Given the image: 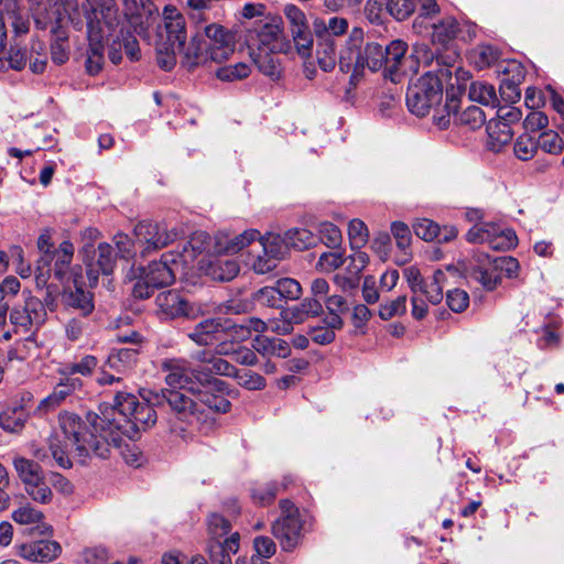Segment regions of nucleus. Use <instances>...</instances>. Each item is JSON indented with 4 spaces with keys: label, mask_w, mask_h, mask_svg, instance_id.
I'll return each mask as SVG.
<instances>
[{
    "label": "nucleus",
    "mask_w": 564,
    "mask_h": 564,
    "mask_svg": "<svg viewBox=\"0 0 564 564\" xmlns=\"http://www.w3.org/2000/svg\"><path fill=\"white\" fill-rule=\"evenodd\" d=\"M316 237L306 228H291L283 234V243L297 250H305L316 245Z\"/></svg>",
    "instance_id": "obj_42"
},
{
    "label": "nucleus",
    "mask_w": 564,
    "mask_h": 564,
    "mask_svg": "<svg viewBox=\"0 0 564 564\" xmlns=\"http://www.w3.org/2000/svg\"><path fill=\"white\" fill-rule=\"evenodd\" d=\"M230 321L221 317L206 318L194 326L188 338L198 346H212L218 340V334L235 328Z\"/></svg>",
    "instance_id": "obj_21"
},
{
    "label": "nucleus",
    "mask_w": 564,
    "mask_h": 564,
    "mask_svg": "<svg viewBox=\"0 0 564 564\" xmlns=\"http://www.w3.org/2000/svg\"><path fill=\"white\" fill-rule=\"evenodd\" d=\"M348 21L340 17L316 18L313 21L315 36H322L337 42V39L348 31Z\"/></svg>",
    "instance_id": "obj_29"
},
{
    "label": "nucleus",
    "mask_w": 564,
    "mask_h": 564,
    "mask_svg": "<svg viewBox=\"0 0 564 564\" xmlns=\"http://www.w3.org/2000/svg\"><path fill=\"white\" fill-rule=\"evenodd\" d=\"M96 260L88 264L87 278L89 286L94 288L98 282V274L101 272L105 275L112 273L116 262L113 248L109 243H100L95 251Z\"/></svg>",
    "instance_id": "obj_26"
},
{
    "label": "nucleus",
    "mask_w": 564,
    "mask_h": 564,
    "mask_svg": "<svg viewBox=\"0 0 564 564\" xmlns=\"http://www.w3.org/2000/svg\"><path fill=\"white\" fill-rule=\"evenodd\" d=\"M519 262L516 258L502 256L491 259L485 252H475L463 262L466 279L479 283L485 290L492 291L501 283L498 271L509 279L518 276Z\"/></svg>",
    "instance_id": "obj_6"
},
{
    "label": "nucleus",
    "mask_w": 564,
    "mask_h": 564,
    "mask_svg": "<svg viewBox=\"0 0 564 564\" xmlns=\"http://www.w3.org/2000/svg\"><path fill=\"white\" fill-rule=\"evenodd\" d=\"M188 245L192 247L193 251L197 253H231L230 236L223 232H219L214 237H210L206 232H196L188 241Z\"/></svg>",
    "instance_id": "obj_24"
},
{
    "label": "nucleus",
    "mask_w": 564,
    "mask_h": 564,
    "mask_svg": "<svg viewBox=\"0 0 564 564\" xmlns=\"http://www.w3.org/2000/svg\"><path fill=\"white\" fill-rule=\"evenodd\" d=\"M447 306L455 313L464 312L469 305V295L460 289L449 290L446 293Z\"/></svg>",
    "instance_id": "obj_62"
},
{
    "label": "nucleus",
    "mask_w": 564,
    "mask_h": 564,
    "mask_svg": "<svg viewBox=\"0 0 564 564\" xmlns=\"http://www.w3.org/2000/svg\"><path fill=\"white\" fill-rule=\"evenodd\" d=\"M260 242L263 248V254H265L267 257L274 256L275 261L279 262V260L282 257L281 242H283V237H280L279 235L268 234L261 237Z\"/></svg>",
    "instance_id": "obj_63"
},
{
    "label": "nucleus",
    "mask_w": 564,
    "mask_h": 564,
    "mask_svg": "<svg viewBox=\"0 0 564 564\" xmlns=\"http://www.w3.org/2000/svg\"><path fill=\"white\" fill-rule=\"evenodd\" d=\"M468 97L470 100L479 102L485 106L496 107V105L498 104L495 87L490 84L482 82H475L470 84Z\"/></svg>",
    "instance_id": "obj_44"
},
{
    "label": "nucleus",
    "mask_w": 564,
    "mask_h": 564,
    "mask_svg": "<svg viewBox=\"0 0 564 564\" xmlns=\"http://www.w3.org/2000/svg\"><path fill=\"white\" fill-rule=\"evenodd\" d=\"M138 360V348H112L107 359L99 367L96 382L99 386L121 382L123 376L135 368Z\"/></svg>",
    "instance_id": "obj_11"
},
{
    "label": "nucleus",
    "mask_w": 564,
    "mask_h": 564,
    "mask_svg": "<svg viewBox=\"0 0 564 564\" xmlns=\"http://www.w3.org/2000/svg\"><path fill=\"white\" fill-rule=\"evenodd\" d=\"M345 262L344 253L336 250L330 252H324L319 256L316 263V269L321 272H333L340 268Z\"/></svg>",
    "instance_id": "obj_58"
},
{
    "label": "nucleus",
    "mask_w": 564,
    "mask_h": 564,
    "mask_svg": "<svg viewBox=\"0 0 564 564\" xmlns=\"http://www.w3.org/2000/svg\"><path fill=\"white\" fill-rule=\"evenodd\" d=\"M468 73L460 68H455V83L446 90V102L442 110H436L433 115L435 126L444 130L448 128L452 118L457 126L466 127L470 130L479 129L486 122V115L481 108L469 106L462 112L458 111L460 97L466 90Z\"/></svg>",
    "instance_id": "obj_5"
},
{
    "label": "nucleus",
    "mask_w": 564,
    "mask_h": 564,
    "mask_svg": "<svg viewBox=\"0 0 564 564\" xmlns=\"http://www.w3.org/2000/svg\"><path fill=\"white\" fill-rule=\"evenodd\" d=\"M52 272L54 276L59 281L64 282L66 279L69 264L72 262L74 256V246L70 241H63L58 248L53 249L52 253Z\"/></svg>",
    "instance_id": "obj_32"
},
{
    "label": "nucleus",
    "mask_w": 564,
    "mask_h": 564,
    "mask_svg": "<svg viewBox=\"0 0 564 564\" xmlns=\"http://www.w3.org/2000/svg\"><path fill=\"white\" fill-rule=\"evenodd\" d=\"M486 130L488 147L494 152H500L505 145L509 144L513 134L509 123L501 120H489Z\"/></svg>",
    "instance_id": "obj_37"
},
{
    "label": "nucleus",
    "mask_w": 564,
    "mask_h": 564,
    "mask_svg": "<svg viewBox=\"0 0 564 564\" xmlns=\"http://www.w3.org/2000/svg\"><path fill=\"white\" fill-rule=\"evenodd\" d=\"M317 234L319 240L330 249H337L343 241L341 231L339 228L329 221H322L317 226Z\"/></svg>",
    "instance_id": "obj_49"
},
{
    "label": "nucleus",
    "mask_w": 564,
    "mask_h": 564,
    "mask_svg": "<svg viewBox=\"0 0 564 564\" xmlns=\"http://www.w3.org/2000/svg\"><path fill=\"white\" fill-rule=\"evenodd\" d=\"M238 273L239 264L235 260L216 259L208 267V274L217 281H231Z\"/></svg>",
    "instance_id": "obj_43"
},
{
    "label": "nucleus",
    "mask_w": 564,
    "mask_h": 564,
    "mask_svg": "<svg viewBox=\"0 0 564 564\" xmlns=\"http://www.w3.org/2000/svg\"><path fill=\"white\" fill-rule=\"evenodd\" d=\"M316 61L321 69L330 72L339 64L340 51L337 50V42L327 40L322 36H316L315 47Z\"/></svg>",
    "instance_id": "obj_33"
},
{
    "label": "nucleus",
    "mask_w": 564,
    "mask_h": 564,
    "mask_svg": "<svg viewBox=\"0 0 564 564\" xmlns=\"http://www.w3.org/2000/svg\"><path fill=\"white\" fill-rule=\"evenodd\" d=\"M13 466L18 474V477L24 485V489L34 487L36 481L44 478V473L39 463L28 459L25 457H15L13 459Z\"/></svg>",
    "instance_id": "obj_38"
},
{
    "label": "nucleus",
    "mask_w": 564,
    "mask_h": 564,
    "mask_svg": "<svg viewBox=\"0 0 564 564\" xmlns=\"http://www.w3.org/2000/svg\"><path fill=\"white\" fill-rule=\"evenodd\" d=\"M323 313V305L318 299H304L300 304L284 308V314L294 325L307 321L310 317L318 316Z\"/></svg>",
    "instance_id": "obj_36"
},
{
    "label": "nucleus",
    "mask_w": 564,
    "mask_h": 564,
    "mask_svg": "<svg viewBox=\"0 0 564 564\" xmlns=\"http://www.w3.org/2000/svg\"><path fill=\"white\" fill-rule=\"evenodd\" d=\"M275 54L263 51H252L250 54L259 72L274 82L281 78L283 72L281 61Z\"/></svg>",
    "instance_id": "obj_34"
},
{
    "label": "nucleus",
    "mask_w": 564,
    "mask_h": 564,
    "mask_svg": "<svg viewBox=\"0 0 564 564\" xmlns=\"http://www.w3.org/2000/svg\"><path fill=\"white\" fill-rule=\"evenodd\" d=\"M366 67L371 72L384 69V47L376 42H369L364 46V31L354 28L340 50L339 69L343 73H351L349 83L357 86Z\"/></svg>",
    "instance_id": "obj_4"
},
{
    "label": "nucleus",
    "mask_w": 564,
    "mask_h": 564,
    "mask_svg": "<svg viewBox=\"0 0 564 564\" xmlns=\"http://www.w3.org/2000/svg\"><path fill=\"white\" fill-rule=\"evenodd\" d=\"M204 42L212 56V62L215 63L227 61L236 45L235 34L216 23L205 28Z\"/></svg>",
    "instance_id": "obj_16"
},
{
    "label": "nucleus",
    "mask_w": 564,
    "mask_h": 564,
    "mask_svg": "<svg viewBox=\"0 0 564 564\" xmlns=\"http://www.w3.org/2000/svg\"><path fill=\"white\" fill-rule=\"evenodd\" d=\"M99 360L94 355H84L69 362H64L57 370L61 377L75 378L74 375L91 377L97 368Z\"/></svg>",
    "instance_id": "obj_31"
},
{
    "label": "nucleus",
    "mask_w": 564,
    "mask_h": 564,
    "mask_svg": "<svg viewBox=\"0 0 564 564\" xmlns=\"http://www.w3.org/2000/svg\"><path fill=\"white\" fill-rule=\"evenodd\" d=\"M432 28L433 41L442 45H445L457 36V33L459 31V23L453 17H445L441 19L437 23H433Z\"/></svg>",
    "instance_id": "obj_41"
},
{
    "label": "nucleus",
    "mask_w": 564,
    "mask_h": 564,
    "mask_svg": "<svg viewBox=\"0 0 564 564\" xmlns=\"http://www.w3.org/2000/svg\"><path fill=\"white\" fill-rule=\"evenodd\" d=\"M274 289L279 294L281 301L283 300H297L302 294L301 284L291 278L279 279L274 283Z\"/></svg>",
    "instance_id": "obj_53"
},
{
    "label": "nucleus",
    "mask_w": 564,
    "mask_h": 564,
    "mask_svg": "<svg viewBox=\"0 0 564 564\" xmlns=\"http://www.w3.org/2000/svg\"><path fill=\"white\" fill-rule=\"evenodd\" d=\"M159 313L165 318L195 319L205 313L204 305L187 301L180 292L170 290L161 292L155 299Z\"/></svg>",
    "instance_id": "obj_13"
},
{
    "label": "nucleus",
    "mask_w": 564,
    "mask_h": 564,
    "mask_svg": "<svg viewBox=\"0 0 564 564\" xmlns=\"http://www.w3.org/2000/svg\"><path fill=\"white\" fill-rule=\"evenodd\" d=\"M283 12L296 52L302 57H310L313 52L314 39L305 13L294 4H286Z\"/></svg>",
    "instance_id": "obj_14"
},
{
    "label": "nucleus",
    "mask_w": 564,
    "mask_h": 564,
    "mask_svg": "<svg viewBox=\"0 0 564 564\" xmlns=\"http://www.w3.org/2000/svg\"><path fill=\"white\" fill-rule=\"evenodd\" d=\"M239 546L240 534L234 532L224 542L208 544V560L203 555H195L192 557L191 564H232L231 554H236Z\"/></svg>",
    "instance_id": "obj_20"
},
{
    "label": "nucleus",
    "mask_w": 564,
    "mask_h": 564,
    "mask_svg": "<svg viewBox=\"0 0 564 564\" xmlns=\"http://www.w3.org/2000/svg\"><path fill=\"white\" fill-rule=\"evenodd\" d=\"M408 44L401 40L392 41L384 46V77L398 83L401 76L406 74V64L411 56L406 57Z\"/></svg>",
    "instance_id": "obj_19"
},
{
    "label": "nucleus",
    "mask_w": 564,
    "mask_h": 564,
    "mask_svg": "<svg viewBox=\"0 0 564 564\" xmlns=\"http://www.w3.org/2000/svg\"><path fill=\"white\" fill-rule=\"evenodd\" d=\"M61 552L62 546L58 542L45 539L23 543L19 546L21 557L39 563L51 562L57 558Z\"/></svg>",
    "instance_id": "obj_23"
},
{
    "label": "nucleus",
    "mask_w": 564,
    "mask_h": 564,
    "mask_svg": "<svg viewBox=\"0 0 564 564\" xmlns=\"http://www.w3.org/2000/svg\"><path fill=\"white\" fill-rule=\"evenodd\" d=\"M83 380L80 378L61 377L53 391L41 400L35 409V413L44 415L61 406L73 393L82 390Z\"/></svg>",
    "instance_id": "obj_18"
},
{
    "label": "nucleus",
    "mask_w": 564,
    "mask_h": 564,
    "mask_svg": "<svg viewBox=\"0 0 564 564\" xmlns=\"http://www.w3.org/2000/svg\"><path fill=\"white\" fill-rule=\"evenodd\" d=\"M251 499L258 506H268L272 503L280 491L276 482L256 484L251 488Z\"/></svg>",
    "instance_id": "obj_46"
},
{
    "label": "nucleus",
    "mask_w": 564,
    "mask_h": 564,
    "mask_svg": "<svg viewBox=\"0 0 564 564\" xmlns=\"http://www.w3.org/2000/svg\"><path fill=\"white\" fill-rule=\"evenodd\" d=\"M37 248L41 252V256L37 260L35 269V281L37 286H44L46 285L47 280L52 274V257L50 254L55 248L50 242V237L46 235H41L39 237Z\"/></svg>",
    "instance_id": "obj_30"
},
{
    "label": "nucleus",
    "mask_w": 564,
    "mask_h": 564,
    "mask_svg": "<svg viewBox=\"0 0 564 564\" xmlns=\"http://www.w3.org/2000/svg\"><path fill=\"white\" fill-rule=\"evenodd\" d=\"M538 150V141L528 134L520 135L514 143V154L522 161L530 160Z\"/></svg>",
    "instance_id": "obj_59"
},
{
    "label": "nucleus",
    "mask_w": 564,
    "mask_h": 564,
    "mask_svg": "<svg viewBox=\"0 0 564 564\" xmlns=\"http://www.w3.org/2000/svg\"><path fill=\"white\" fill-rule=\"evenodd\" d=\"M183 51L184 56L182 59V65L185 66L188 70L212 62V56L208 50H206V44L202 37H193L189 45L186 48L184 47Z\"/></svg>",
    "instance_id": "obj_35"
},
{
    "label": "nucleus",
    "mask_w": 564,
    "mask_h": 564,
    "mask_svg": "<svg viewBox=\"0 0 564 564\" xmlns=\"http://www.w3.org/2000/svg\"><path fill=\"white\" fill-rule=\"evenodd\" d=\"M158 415L152 405L140 401L134 394L118 392L113 404L105 406L101 415L87 414V424L75 413L64 412L58 416L63 437L51 435L47 448H37L33 452L36 459L46 462L51 457L57 466L70 468L73 466L68 447L74 448V457L80 464L94 454L99 458H107L110 448H119L124 438L134 440L141 430L152 427Z\"/></svg>",
    "instance_id": "obj_1"
},
{
    "label": "nucleus",
    "mask_w": 564,
    "mask_h": 564,
    "mask_svg": "<svg viewBox=\"0 0 564 564\" xmlns=\"http://www.w3.org/2000/svg\"><path fill=\"white\" fill-rule=\"evenodd\" d=\"M218 0H186L188 13L195 22H207L213 19V10Z\"/></svg>",
    "instance_id": "obj_45"
},
{
    "label": "nucleus",
    "mask_w": 564,
    "mask_h": 564,
    "mask_svg": "<svg viewBox=\"0 0 564 564\" xmlns=\"http://www.w3.org/2000/svg\"><path fill=\"white\" fill-rule=\"evenodd\" d=\"M406 312V296L400 295L395 300L381 303L379 316L383 321H389L395 316H401Z\"/></svg>",
    "instance_id": "obj_55"
},
{
    "label": "nucleus",
    "mask_w": 564,
    "mask_h": 564,
    "mask_svg": "<svg viewBox=\"0 0 564 564\" xmlns=\"http://www.w3.org/2000/svg\"><path fill=\"white\" fill-rule=\"evenodd\" d=\"M7 32L3 18L0 17V70H21L30 63V69L34 74H42L46 68V47L42 41L32 40L31 47H20L12 44L6 45Z\"/></svg>",
    "instance_id": "obj_7"
},
{
    "label": "nucleus",
    "mask_w": 564,
    "mask_h": 564,
    "mask_svg": "<svg viewBox=\"0 0 564 564\" xmlns=\"http://www.w3.org/2000/svg\"><path fill=\"white\" fill-rule=\"evenodd\" d=\"M538 148L550 154H560L564 149V141L556 131L546 130L540 134Z\"/></svg>",
    "instance_id": "obj_52"
},
{
    "label": "nucleus",
    "mask_w": 564,
    "mask_h": 564,
    "mask_svg": "<svg viewBox=\"0 0 564 564\" xmlns=\"http://www.w3.org/2000/svg\"><path fill=\"white\" fill-rule=\"evenodd\" d=\"M74 290L65 292L64 299L68 306L77 308L80 313L86 316L94 310L93 295L86 292L78 283L76 274L73 273Z\"/></svg>",
    "instance_id": "obj_40"
},
{
    "label": "nucleus",
    "mask_w": 564,
    "mask_h": 564,
    "mask_svg": "<svg viewBox=\"0 0 564 564\" xmlns=\"http://www.w3.org/2000/svg\"><path fill=\"white\" fill-rule=\"evenodd\" d=\"M234 325L236 327L231 329L241 339H247L248 337H250L251 332L264 333L265 330H268V323L257 317L248 318L245 324Z\"/></svg>",
    "instance_id": "obj_60"
},
{
    "label": "nucleus",
    "mask_w": 564,
    "mask_h": 564,
    "mask_svg": "<svg viewBox=\"0 0 564 564\" xmlns=\"http://www.w3.org/2000/svg\"><path fill=\"white\" fill-rule=\"evenodd\" d=\"M43 518V513L30 505L22 506L12 512V519L17 523L36 524L33 530L39 531L40 534H51L52 527L42 522Z\"/></svg>",
    "instance_id": "obj_39"
},
{
    "label": "nucleus",
    "mask_w": 564,
    "mask_h": 564,
    "mask_svg": "<svg viewBox=\"0 0 564 564\" xmlns=\"http://www.w3.org/2000/svg\"><path fill=\"white\" fill-rule=\"evenodd\" d=\"M494 230H496L494 223L476 224L467 231L466 240L470 243L488 245Z\"/></svg>",
    "instance_id": "obj_54"
},
{
    "label": "nucleus",
    "mask_w": 564,
    "mask_h": 564,
    "mask_svg": "<svg viewBox=\"0 0 564 564\" xmlns=\"http://www.w3.org/2000/svg\"><path fill=\"white\" fill-rule=\"evenodd\" d=\"M348 236L351 249H360L368 240V229L360 219H352L348 226Z\"/></svg>",
    "instance_id": "obj_56"
},
{
    "label": "nucleus",
    "mask_w": 564,
    "mask_h": 564,
    "mask_svg": "<svg viewBox=\"0 0 564 564\" xmlns=\"http://www.w3.org/2000/svg\"><path fill=\"white\" fill-rule=\"evenodd\" d=\"M134 236L143 248L142 254H145L167 247L176 239L177 232L169 230L164 224L143 220L135 225Z\"/></svg>",
    "instance_id": "obj_15"
},
{
    "label": "nucleus",
    "mask_w": 564,
    "mask_h": 564,
    "mask_svg": "<svg viewBox=\"0 0 564 564\" xmlns=\"http://www.w3.org/2000/svg\"><path fill=\"white\" fill-rule=\"evenodd\" d=\"M250 66L240 62L235 65H227L218 68L216 76L223 82H234L247 78L250 75Z\"/></svg>",
    "instance_id": "obj_50"
},
{
    "label": "nucleus",
    "mask_w": 564,
    "mask_h": 564,
    "mask_svg": "<svg viewBox=\"0 0 564 564\" xmlns=\"http://www.w3.org/2000/svg\"><path fill=\"white\" fill-rule=\"evenodd\" d=\"M253 300L256 303L262 306L268 307H280L281 306V299L279 294L276 293L274 285L272 286H264L258 290L253 294Z\"/></svg>",
    "instance_id": "obj_64"
},
{
    "label": "nucleus",
    "mask_w": 564,
    "mask_h": 564,
    "mask_svg": "<svg viewBox=\"0 0 564 564\" xmlns=\"http://www.w3.org/2000/svg\"><path fill=\"white\" fill-rule=\"evenodd\" d=\"M387 9L399 21L415 12V0H387Z\"/></svg>",
    "instance_id": "obj_57"
},
{
    "label": "nucleus",
    "mask_w": 564,
    "mask_h": 564,
    "mask_svg": "<svg viewBox=\"0 0 564 564\" xmlns=\"http://www.w3.org/2000/svg\"><path fill=\"white\" fill-rule=\"evenodd\" d=\"M518 238L513 230L501 229L496 225V230L491 234L488 246L492 250H509L517 246Z\"/></svg>",
    "instance_id": "obj_47"
},
{
    "label": "nucleus",
    "mask_w": 564,
    "mask_h": 564,
    "mask_svg": "<svg viewBox=\"0 0 564 564\" xmlns=\"http://www.w3.org/2000/svg\"><path fill=\"white\" fill-rule=\"evenodd\" d=\"M438 68L422 75L415 83H412L406 90V106L410 112L417 117H425L432 109L434 113L443 99L444 85L446 89L451 87V83H455V68L453 64L441 66L437 58Z\"/></svg>",
    "instance_id": "obj_3"
},
{
    "label": "nucleus",
    "mask_w": 564,
    "mask_h": 564,
    "mask_svg": "<svg viewBox=\"0 0 564 564\" xmlns=\"http://www.w3.org/2000/svg\"><path fill=\"white\" fill-rule=\"evenodd\" d=\"M252 348L267 358H286L291 354V348L286 340L264 335H257L252 339Z\"/></svg>",
    "instance_id": "obj_28"
},
{
    "label": "nucleus",
    "mask_w": 564,
    "mask_h": 564,
    "mask_svg": "<svg viewBox=\"0 0 564 564\" xmlns=\"http://www.w3.org/2000/svg\"><path fill=\"white\" fill-rule=\"evenodd\" d=\"M234 379L240 387L250 391L263 390L267 386L264 377L249 369L237 368Z\"/></svg>",
    "instance_id": "obj_48"
},
{
    "label": "nucleus",
    "mask_w": 564,
    "mask_h": 564,
    "mask_svg": "<svg viewBox=\"0 0 564 564\" xmlns=\"http://www.w3.org/2000/svg\"><path fill=\"white\" fill-rule=\"evenodd\" d=\"M167 42L175 54L183 52L186 42L185 20L175 7L166 6L163 11Z\"/></svg>",
    "instance_id": "obj_22"
},
{
    "label": "nucleus",
    "mask_w": 564,
    "mask_h": 564,
    "mask_svg": "<svg viewBox=\"0 0 564 564\" xmlns=\"http://www.w3.org/2000/svg\"><path fill=\"white\" fill-rule=\"evenodd\" d=\"M117 36H119V41H121V46L124 48L127 56L131 61H138L140 58L139 43L130 30L121 26Z\"/></svg>",
    "instance_id": "obj_61"
},
{
    "label": "nucleus",
    "mask_w": 564,
    "mask_h": 564,
    "mask_svg": "<svg viewBox=\"0 0 564 564\" xmlns=\"http://www.w3.org/2000/svg\"><path fill=\"white\" fill-rule=\"evenodd\" d=\"M208 379V383H197L189 391L196 401L178 390L162 392V398L171 410L170 431L184 442L193 441L199 433H209L215 423L209 412L230 411L231 403L226 398L227 383L210 375Z\"/></svg>",
    "instance_id": "obj_2"
},
{
    "label": "nucleus",
    "mask_w": 564,
    "mask_h": 564,
    "mask_svg": "<svg viewBox=\"0 0 564 564\" xmlns=\"http://www.w3.org/2000/svg\"><path fill=\"white\" fill-rule=\"evenodd\" d=\"M160 370L165 373V383L176 389L187 391L194 390L197 383L209 381V372L204 366L193 367L191 361L185 358H164L160 361Z\"/></svg>",
    "instance_id": "obj_9"
},
{
    "label": "nucleus",
    "mask_w": 564,
    "mask_h": 564,
    "mask_svg": "<svg viewBox=\"0 0 564 564\" xmlns=\"http://www.w3.org/2000/svg\"><path fill=\"white\" fill-rule=\"evenodd\" d=\"M281 516L272 523L271 533L281 549L292 552L301 542L303 521L299 508L289 499L279 502Z\"/></svg>",
    "instance_id": "obj_10"
},
{
    "label": "nucleus",
    "mask_w": 564,
    "mask_h": 564,
    "mask_svg": "<svg viewBox=\"0 0 564 564\" xmlns=\"http://www.w3.org/2000/svg\"><path fill=\"white\" fill-rule=\"evenodd\" d=\"M33 395L23 392L0 413V427L9 433H20L30 417Z\"/></svg>",
    "instance_id": "obj_17"
},
{
    "label": "nucleus",
    "mask_w": 564,
    "mask_h": 564,
    "mask_svg": "<svg viewBox=\"0 0 564 564\" xmlns=\"http://www.w3.org/2000/svg\"><path fill=\"white\" fill-rule=\"evenodd\" d=\"M85 10L87 30L106 31L115 34L121 21L115 0H86Z\"/></svg>",
    "instance_id": "obj_12"
},
{
    "label": "nucleus",
    "mask_w": 564,
    "mask_h": 564,
    "mask_svg": "<svg viewBox=\"0 0 564 564\" xmlns=\"http://www.w3.org/2000/svg\"><path fill=\"white\" fill-rule=\"evenodd\" d=\"M113 34H109L106 31H95L94 29L87 30L88 50L86 59V69L88 74H98L104 66V50L105 39L110 37Z\"/></svg>",
    "instance_id": "obj_25"
},
{
    "label": "nucleus",
    "mask_w": 564,
    "mask_h": 564,
    "mask_svg": "<svg viewBox=\"0 0 564 564\" xmlns=\"http://www.w3.org/2000/svg\"><path fill=\"white\" fill-rule=\"evenodd\" d=\"M207 525L210 539L214 540L210 543H217V540L228 535L231 530V523L229 520L219 513L210 514Z\"/></svg>",
    "instance_id": "obj_51"
},
{
    "label": "nucleus",
    "mask_w": 564,
    "mask_h": 564,
    "mask_svg": "<svg viewBox=\"0 0 564 564\" xmlns=\"http://www.w3.org/2000/svg\"><path fill=\"white\" fill-rule=\"evenodd\" d=\"M170 262L176 263L173 254H163L160 261H153L148 267L138 268L139 274L132 289L135 299L150 297L156 289L171 285L175 280V273Z\"/></svg>",
    "instance_id": "obj_8"
},
{
    "label": "nucleus",
    "mask_w": 564,
    "mask_h": 564,
    "mask_svg": "<svg viewBox=\"0 0 564 564\" xmlns=\"http://www.w3.org/2000/svg\"><path fill=\"white\" fill-rule=\"evenodd\" d=\"M258 50L263 52L283 53L289 44L278 25L264 24L258 33Z\"/></svg>",
    "instance_id": "obj_27"
}]
</instances>
